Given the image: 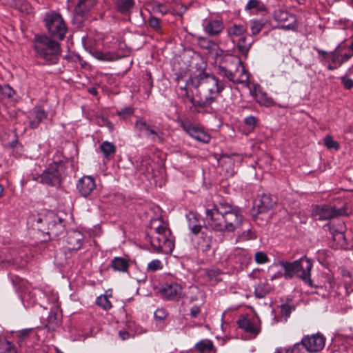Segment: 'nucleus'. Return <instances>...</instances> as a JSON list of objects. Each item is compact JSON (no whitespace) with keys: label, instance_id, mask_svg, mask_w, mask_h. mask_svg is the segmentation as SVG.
<instances>
[{"label":"nucleus","instance_id":"obj_16","mask_svg":"<svg viewBox=\"0 0 353 353\" xmlns=\"http://www.w3.org/2000/svg\"><path fill=\"white\" fill-rule=\"evenodd\" d=\"M134 127L137 130L140 132H144L146 137H150L152 141H162V133L161 132L159 128L154 125L149 124L145 120L142 119H138L135 122Z\"/></svg>","mask_w":353,"mask_h":353},{"label":"nucleus","instance_id":"obj_6","mask_svg":"<svg viewBox=\"0 0 353 353\" xmlns=\"http://www.w3.org/2000/svg\"><path fill=\"white\" fill-rule=\"evenodd\" d=\"M314 49L318 53L320 62L331 61L341 66L352 58L346 47V39L340 42L333 50L330 52L319 49L316 47H314Z\"/></svg>","mask_w":353,"mask_h":353},{"label":"nucleus","instance_id":"obj_55","mask_svg":"<svg viewBox=\"0 0 353 353\" xmlns=\"http://www.w3.org/2000/svg\"><path fill=\"white\" fill-rule=\"evenodd\" d=\"M162 263L160 260L155 259L150 261L148 265V270L152 271H157L158 270L162 269Z\"/></svg>","mask_w":353,"mask_h":353},{"label":"nucleus","instance_id":"obj_46","mask_svg":"<svg viewBox=\"0 0 353 353\" xmlns=\"http://www.w3.org/2000/svg\"><path fill=\"white\" fill-rule=\"evenodd\" d=\"M14 94V90L9 84L3 85L1 97L12 98Z\"/></svg>","mask_w":353,"mask_h":353},{"label":"nucleus","instance_id":"obj_33","mask_svg":"<svg viewBox=\"0 0 353 353\" xmlns=\"http://www.w3.org/2000/svg\"><path fill=\"white\" fill-rule=\"evenodd\" d=\"M275 204V201L272 199L271 196L268 194H262L260 196L259 203H256L259 210L265 211L272 208Z\"/></svg>","mask_w":353,"mask_h":353},{"label":"nucleus","instance_id":"obj_32","mask_svg":"<svg viewBox=\"0 0 353 353\" xmlns=\"http://www.w3.org/2000/svg\"><path fill=\"white\" fill-rule=\"evenodd\" d=\"M48 212L45 214H39L37 216H32L29 218V221L32 222V225L38 230L45 232Z\"/></svg>","mask_w":353,"mask_h":353},{"label":"nucleus","instance_id":"obj_15","mask_svg":"<svg viewBox=\"0 0 353 353\" xmlns=\"http://www.w3.org/2000/svg\"><path fill=\"white\" fill-rule=\"evenodd\" d=\"M46 233L50 236L57 237L62 234L65 230L63 219L52 212H48V217L46 219Z\"/></svg>","mask_w":353,"mask_h":353},{"label":"nucleus","instance_id":"obj_52","mask_svg":"<svg viewBox=\"0 0 353 353\" xmlns=\"http://www.w3.org/2000/svg\"><path fill=\"white\" fill-rule=\"evenodd\" d=\"M306 352L305 345H303L301 341L295 343L292 347H290L289 353H305Z\"/></svg>","mask_w":353,"mask_h":353},{"label":"nucleus","instance_id":"obj_26","mask_svg":"<svg viewBox=\"0 0 353 353\" xmlns=\"http://www.w3.org/2000/svg\"><path fill=\"white\" fill-rule=\"evenodd\" d=\"M245 11L250 14H257L265 12L266 8L263 3L259 0H249L245 6Z\"/></svg>","mask_w":353,"mask_h":353},{"label":"nucleus","instance_id":"obj_1","mask_svg":"<svg viewBox=\"0 0 353 353\" xmlns=\"http://www.w3.org/2000/svg\"><path fill=\"white\" fill-rule=\"evenodd\" d=\"M225 87V83L214 74L201 72L190 78L184 88H180L178 95L180 94L189 109L194 106H208L215 101Z\"/></svg>","mask_w":353,"mask_h":353},{"label":"nucleus","instance_id":"obj_41","mask_svg":"<svg viewBox=\"0 0 353 353\" xmlns=\"http://www.w3.org/2000/svg\"><path fill=\"white\" fill-rule=\"evenodd\" d=\"M324 144L327 149L338 150L340 148V144L337 141H334L330 135H327L324 138Z\"/></svg>","mask_w":353,"mask_h":353},{"label":"nucleus","instance_id":"obj_30","mask_svg":"<svg viewBox=\"0 0 353 353\" xmlns=\"http://www.w3.org/2000/svg\"><path fill=\"white\" fill-rule=\"evenodd\" d=\"M159 292L165 300H174L176 297V284L166 283L160 288Z\"/></svg>","mask_w":353,"mask_h":353},{"label":"nucleus","instance_id":"obj_35","mask_svg":"<svg viewBox=\"0 0 353 353\" xmlns=\"http://www.w3.org/2000/svg\"><path fill=\"white\" fill-rule=\"evenodd\" d=\"M272 290V287L266 281H261L254 288V293L256 297L262 299Z\"/></svg>","mask_w":353,"mask_h":353},{"label":"nucleus","instance_id":"obj_14","mask_svg":"<svg viewBox=\"0 0 353 353\" xmlns=\"http://www.w3.org/2000/svg\"><path fill=\"white\" fill-rule=\"evenodd\" d=\"M301 343L305 345L307 352H318L323 349L325 337L321 333L305 335L301 339Z\"/></svg>","mask_w":353,"mask_h":353},{"label":"nucleus","instance_id":"obj_24","mask_svg":"<svg viewBox=\"0 0 353 353\" xmlns=\"http://www.w3.org/2000/svg\"><path fill=\"white\" fill-rule=\"evenodd\" d=\"M198 45L200 48L207 50L208 52L212 54L213 56H214L216 52H221V48L217 45V43L206 37H199Z\"/></svg>","mask_w":353,"mask_h":353},{"label":"nucleus","instance_id":"obj_42","mask_svg":"<svg viewBox=\"0 0 353 353\" xmlns=\"http://www.w3.org/2000/svg\"><path fill=\"white\" fill-rule=\"evenodd\" d=\"M1 353H17L15 346L10 341H5L0 344Z\"/></svg>","mask_w":353,"mask_h":353},{"label":"nucleus","instance_id":"obj_17","mask_svg":"<svg viewBox=\"0 0 353 353\" xmlns=\"http://www.w3.org/2000/svg\"><path fill=\"white\" fill-rule=\"evenodd\" d=\"M250 94L254 99L256 103L261 106L270 107L274 105V101L271 97L263 90L260 85L254 84L250 88Z\"/></svg>","mask_w":353,"mask_h":353},{"label":"nucleus","instance_id":"obj_34","mask_svg":"<svg viewBox=\"0 0 353 353\" xmlns=\"http://www.w3.org/2000/svg\"><path fill=\"white\" fill-rule=\"evenodd\" d=\"M195 347L200 353H216V349L212 341L208 339L199 341Z\"/></svg>","mask_w":353,"mask_h":353},{"label":"nucleus","instance_id":"obj_45","mask_svg":"<svg viewBox=\"0 0 353 353\" xmlns=\"http://www.w3.org/2000/svg\"><path fill=\"white\" fill-rule=\"evenodd\" d=\"M239 239L241 241H248L256 239V235L252 229L249 228L239 235Z\"/></svg>","mask_w":353,"mask_h":353},{"label":"nucleus","instance_id":"obj_58","mask_svg":"<svg viewBox=\"0 0 353 353\" xmlns=\"http://www.w3.org/2000/svg\"><path fill=\"white\" fill-rule=\"evenodd\" d=\"M32 332V328L24 329L20 330L18 333V336L20 338H25L28 336Z\"/></svg>","mask_w":353,"mask_h":353},{"label":"nucleus","instance_id":"obj_38","mask_svg":"<svg viewBox=\"0 0 353 353\" xmlns=\"http://www.w3.org/2000/svg\"><path fill=\"white\" fill-rule=\"evenodd\" d=\"M249 23L252 34H259L265 25V21L263 19H251Z\"/></svg>","mask_w":353,"mask_h":353},{"label":"nucleus","instance_id":"obj_62","mask_svg":"<svg viewBox=\"0 0 353 353\" xmlns=\"http://www.w3.org/2000/svg\"><path fill=\"white\" fill-rule=\"evenodd\" d=\"M346 47L347 48V50L349 53H350L351 57L353 56V39L349 40V43L346 42Z\"/></svg>","mask_w":353,"mask_h":353},{"label":"nucleus","instance_id":"obj_57","mask_svg":"<svg viewBox=\"0 0 353 353\" xmlns=\"http://www.w3.org/2000/svg\"><path fill=\"white\" fill-rule=\"evenodd\" d=\"M257 119L254 116L250 115L244 119V123L250 127L254 128L256 125Z\"/></svg>","mask_w":353,"mask_h":353},{"label":"nucleus","instance_id":"obj_49","mask_svg":"<svg viewBox=\"0 0 353 353\" xmlns=\"http://www.w3.org/2000/svg\"><path fill=\"white\" fill-rule=\"evenodd\" d=\"M58 323L57 309L54 308L50 310L48 316V325L49 326L57 325Z\"/></svg>","mask_w":353,"mask_h":353},{"label":"nucleus","instance_id":"obj_29","mask_svg":"<svg viewBox=\"0 0 353 353\" xmlns=\"http://www.w3.org/2000/svg\"><path fill=\"white\" fill-rule=\"evenodd\" d=\"M111 267L114 271L127 272L130 267V262L125 258L116 256L111 261Z\"/></svg>","mask_w":353,"mask_h":353},{"label":"nucleus","instance_id":"obj_11","mask_svg":"<svg viewBox=\"0 0 353 353\" xmlns=\"http://www.w3.org/2000/svg\"><path fill=\"white\" fill-rule=\"evenodd\" d=\"M180 125L186 134L199 142L208 143L211 140L210 134L200 125L185 119L181 121Z\"/></svg>","mask_w":353,"mask_h":353},{"label":"nucleus","instance_id":"obj_61","mask_svg":"<svg viewBox=\"0 0 353 353\" xmlns=\"http://www.w3.org/2000/svg\"><path fill=\"white\" fill-rule=\"evenodd\" d=\"M154 10L157 12H161L162 14H165L167 12V10L165 7L163 5L159 4L157 5Z\"/></svg>","mask_w":353,"mask_h":353},{"label":"nucleus","instance_id":"obj_3","mask_svg":"<svg viewBox=\"0 0 353 353\" xmlns=\"http://www.w3.org/2000/svg\"><path fill=\"white\" fill-rule=\"evenodd\" d=\"M35 56L45 64L54 65L58 63L61 48L58 41L46 35L36 34L32 40Z\"/></svg>","mask_w":353,"mask_h":353},{"label":"nucleus","instance_id":"obj_59","mask_svg":"<svg viewBox=\"0 0 353 353\" xmlns=\"http://www.w3.org/2000/svg\"><path fill=\"white\" fill-rule=\"evenodd\" d=\"M118 334H119V336L121 338V339H122L123 341L128 339L130 336V333L125 330H119Z\"/></svg>","mask_w":353,"mask_h":353},{"label":"nucleus","instance_id":"obj_28","mask_svg":"<svg viewBox=\"0 0 353 353\" xmlns=\"http://www.w3.org/2000/svg\"><path fill=\"white\" fill-rule=\"evenodd\" d=\"M83 239L82 233L79 231H73L67 236V242L70 245V249L79 250L81 245Z\"/></svg>","mask_w":353,"mask_h":353},{"label":"nucleus","instance_id":"obj_64","mask_svg":"<svg viewBox=\"0 0 353 353\" xmlns=\"http://www.w3.org/2000/svg\"><path fill=\"white\" fill-rule=\"evenodd\" d=\"M290 347H277L274 353H289Z\"/></svg>","mask_w":353,"mask_h":353},{"label":"nucleus","instance_id":"obj_53","mask_svg":"<svg viewBox=\"0 0 353 353\" xmlns=\"http://www.w3.org/2000/svg\"><path fill=\"white\" fill-rule=\"evenodd\" d=\"M134 109L132 107L128 106L122 108L121 110L117 112L118 115L123 117V118L128 117L134 114Z\"/></svg>","mask_w":353,"mask_h":353},{"label":"nucleus","instance_id":"obj_2","mask_svg":"<svg viewBox=\"0 0 353 353\" xmlns=\"http://www.w3.org/2000/svg\"><path fill=\"white\" fill-rule=\"evenodd\" d=\"M205 220L214 231L232 232L242 224L243 216L238 207L220 201L206 208Z\"/></svg>","mask_w":353,"mask_h":353},{"label":"nucleus","instance_id":"obj_21","mask_svg":"<svg viewBox=\"0 0 353 353\" xmlns=\"http://www.w3.org/2000/svg\"><path fill=\"white\" fill-rule=\"evenodd\" d=\"M237 323L241 329L249 333L253 337H255L260 332V328L257 324L247 317L242 316L239 318Z\"/></svg>","mask_w":353,"mask_h":353},{"label":"nucleus","instance_id":"obj_39","mask_svg":"<svg viewBox=\"0 0 353 353\" xmlns=\"http://www.w3.org/2000/svg\"><path fill=\"white\" fill-rule=\"evenodd\" d=\"M201 239H202V241H201L199 243L201 249L203 251L209 250L213 245V241H212V236L202 232L201 233Z\"/></svg>","mask_w":353,"mask_h":353},{"label":"nucleus","instance_id":"obj_54","mask_svg":"<svg viewBox=\"0 0 353 353\" xmlns=\"http://www.w3.org/2000/svg\"><path fill=\"white\" fill-rule=\"evenodd\" d=\"M340 80L345 88L350 90L353 88V79L350 78L347 75L341 77Z\"/></svg>","mask_w":353,"mask_h":353},{"label":"nucleus","instance_id":"obj_12","mask_svg":"<svg viewBox=\"0 0 353 353\" xmlns=\"http://www.w3.org/2000/svg\"><path fill=\"white\" fill-rule=\"evenodd\" d=\"M278 23V28L287 30L296 31L297 29L296 17L283 10H275L273 14Z\"/></svg>","mask_w":353,"mask_h":353},{"label":"nucleus","instance_id":"obj_9","mask_svg":"<svg viewBox=\"0 0 353 353\" xmlns=\"http://www.w3.org/2000/svg\"><path fill=\"white\" fill-rule=\"evenodd\" d=\"M341 216H349L345 205L338 209L327 203L311 206V216L315 220L326 221Z\"/></svg>","mask_w":353,"mask_h":353},{"label":"nucleus","instance_id":"obj_23","mask_svg":"<svg viewBox=\"0 0 353 353\" xmlns=\"http://www.w3.org/2000/svg\"><path fill=\"white\" fill-rule=\"evenodd\" d=\"M228 80L234 83L248 84L249 83V75L242 63L237 70H235V72L232 73V77H229Z\"/></svg>","mask_w":353,"mask_h":353},{"label":"nucleus","instance_id":"obj_10","mask_svg":"<svg viewBox=\"0 0 353 353\" xmlns=\"http://www.w3.org/2000/svg\"><path fill=\"white\" fill-rule=\"evenodd\" d=\"M150 241L154 249L165 254L172 253L174 249V237L169 228L161 232L154 233Z\"/></svg>","mask_w":353,"mask_h":353},{"label":"nucleus","instance_id":"obj_47","mask_svg":"<svg viewBox=\"0 0 353 353\" xmlns=\"http://www.w3.org/2000/svg\"><path fill=\"white\" fill-rule=\"evenodd\" d=\"M148 24L150 27L153 28L157 32H159L161 30L160 19L156 17L150 16L148 19Z\"/></svg>","mask_w":353,"mask_h":353},{"label":"nucleus","instance_id":"obj_51","mask_svg":"<svg viewBox=\"0 0 353 353\" xmlns=\"http://www.w3.org/2000/svg\"><path fill=\"white\" fill-rule=\"evenodd\" d=\"M144 83L145 90L148 94L150 92L152 88L153 87V79L152 78V74L150 72H147L145 74V77L144 78Z\"/></svg>","mask_w":353,"mask_h":353},{"label":"nucleus","instance_id":"obj_27","mask_svg":"<svg viewBox=\"0 0 353 353\" xmlns=\"http://www.w3.org/2000/svg\"><path fill=\"white\" fill-rule=\"evenodd\" d=\"M96 3V0H79L74 10V14L83 16L91 10Z\"/></svg>","mask_w":353,"mask_h":353},{"label":"nucleus","instance_id":"obj_20","mask_svg":"<svg viewBox=\"0 0 353 353\" xmlns=\"http://www.w3.org/2000/svg\"><path fill=\"white\" fill-rule=\"evenodd\" d=\"M204 32L210 36L219 34L224 28V24L221 19H205L203 23Z\"/></svg>","mask_w":353,"mask_h":353},{"label":"nucleus","instance_id":"obj_31","mask_svg":"<svg viewBox=\"0 0 353 353\" xmlns=\"http://www.w3.org/2000/svg\"><path fill=\"white\" fill-rule=\"evenodd\" d=\"M115 7L117 11L122 14H130L133 9L134 0H115Z\"/></svg>","mask_w":353,"mask_h":353},{"label":"nucleus","instance_id":"obj_50","mask_svg":"<svg viewBox=\"0 0 353 353\" xmlns=\"http://www.w3.org/2000/svg\"><path fill=\"white\" fill-rule=\"evenodd\" d=\"M168 313L163 308H158L154 313V319L157 321H162L166 319Z\"/></svg>","mask_w":353,"mask_h":353},{"label":"nucleus","instance_id":"obj_63","mask_svg":"<svg viewBox=\"0 0 353 353\" xmlns=\"http://www.w3.org/2000/svg\"><path fill=\"white\" fill-rule=\"evenodd\" d=\"M10 146L14 149L21 148L22 145L19 143L18 139H15L10 143Z\"/></svg>","mask_w":353,"mask_h":353},{"label":"nucleus","instance_id":"obj_5","mask_svg":"<svg viewBox=\"0 0 353 353\" xmlns=\"http://www.w3.org/2000/svg\"><path fill=\"white\" fill-rule=\"evenodd\" d=\"M214 65L216 73L227 79L232 77V73L241 66L240 59L229 54H225L221 49L214 56Z\"/></svg>","mask_w":353,"mask_h":353},{"label":"nucleus","instance_id":"obj_60","mask_svg":"<svg viewBox=\"0 0 353 353\" xmlns=\"http://www.w3.org/2000/svg\"><path fill=\"white\" fill-rule=\"evenodd\" d=\"M200 313V307L196 305H194L190 309V314L192 317H196L197 315Z\"/></svg>","mask_w":353,"mask_h":353},{"label":"nucleus","instance_id":"obj_36","mask_svg":"<svg viewBox=\"0 0 353 353\" xmlns=\"http://www.w3.org/2000/svg\"><path fill=\"white\" fill-rule=\"evenodd\" d=\"M247 31V28L242 24H232L227 28V34L230 37H241Z\"/></svg>","mask_w":353,"mask_h":353},{"label":"nucleus","instance_id":"obj_43","mask_svg":"<svg viewBox=\"0 0 353 353\" xmlns=\"http://www.w3.org/2000/svg\"><path fill=\"white\" fill-rule=\"evenodd\" d=\"M294 310V307L288 304H283L281 306V315L282 318H283V322H285L288 318L290 316L292 310Z\"/></svg>","mask_w":353,"mask_h":353},{"label":"nucleus","instance_id":"obj_22","mask_svg":"<svg viewBox=\"0 0 353 353\" xmlns=\"http://www.w3.org/2000/svg\"><path fill=\"white\" fill-rule=\"evenodd\" d=\"M189 229L194 234H198L201 230V216L195 212H189L185 214Z\"/></svg>","mask_w":353,"mask_h":353},{"label":"nucleus","instance_id":"obj_37","mask_svg":"<svg viewBox=\"0 0 353 353\" xmlns=\"http://www.w3.org/2000/svg\"><path fill=\"white\" fill-rule=\"evenodd\" d=\"M100 149L105 158H109L110 155L114 154L116 152L115 145L108 141H103L100 145Z\"/></svg>","mask_w":353,"mask_h":353},{"label":"nucleus","instance_id":"obj_13","mask_svg":"<svg viewBox=\"0 0 353 353\" xmlns=\"http://www.w3.org/2000/svg\"><path fill=\"white\" fill-rule=\"evenodd\" d=\"M10 276L11 281L16 290L21 291V294H20L19 297L22 302H23V301L26 299H28L29 301L32 303H35L37 301L36 294L37 292H39V290H30L27 286V282L18 276L10 274Z\"/></svg>","mask_w":353,"mask_h":353},{"label":"nucleus","instance_id":"obj_8","mask_svg":"<svg viewBox=\"0 0 353 353\" xmlns=\"http://www.w3.org/2000/svg\"><path fill=\"white\" fill-rule=\"evenodd\" d=\"M45 25L50 38L57 41L65 37L68 28L61 15L55 12L46 14Z\"/></svg>","mask_w":353,"mask_h":353},{"label":"nucleus","instance_id":"obj_40","mask_svg":"<svg viewBox=\"0 0 353 353\" xmlns=\"http://www.w3.org/2000/svg\"><path fill=\"white\" fill-rule=\"evenodd\" d=\"M251 46L250 42H247L245 37H241L239 39L237 48L239 52L244 56H246Z\"/></svg>","mask_w":353,"mask_h":353},{"label":"nucleus","instance_id":"obj_56","mask_svg":"<svg viewBox=\"0 0 353 353\" xmlns=\"http://www.w3.org/2000/svg\"><path fill=\"white\" fill-rule=\"evenodd\" d=\"M95 57L97 59L101 60V61H113V58L111 57L110 54L103 53L100 51H97L95 52Z\"/></svg>","mask_w":353,"mask_h":353},{"label":"nucleus","instance_id":"obj_4","mask_svg":"<svg viewBox=\"0 0 353 353\" xmlns=\"http://www.w3.org/2000/svg\"><path fill=\"white\" fill-rule=\"evenodd\" d=\"M279 264L284 270V277L286 279L297 276L305 283L311 281L310 275L313 261L305 256L293 262L281 261Z\"/></svg>","mask_w":353,"mask_h":353},{"label":"nucleus","instance_id":"obj_48","mask_svg":"<svg viewBox=\"0 0 353 353\" xmlns=\"http://www.w3.org/2000/svg\"><path fill=\"white\" fill-rule=\"evenodd\" d=\"M254 260L258 264H264L269 261V258L265 252L259 251L255 253Z\"/></svg>","mask_w":353,"mask_h":353},{"label":"nucleus","instance_id":"obj_7","mask_svg":"<svg viewBox=\"0 0 353 353\" xmlns=\"http://www.w3.org/2000/svg\"><path fill=\"white\" fill-rule=\"evenodd\" d=\"M63 164L62 161H53L48 164L43 172L35 179L39 183L51 187L60 186L63 179Z\"/></svg>","mask_w":353,"mask_h":353},{"label":"nucleus","instance_id":"obj_18","mask_svg":"<svg viewBox=\"0 0 353 353\" xmlns=\"http://www.w3.org/2000/svg\"><path fill=\"white\" fill-rule=\"evenodd\" d=\"M48 116V112L40 106H35L30 110L27 115L28 126L31 129H36L41 121Z\"/></svg>","mask_w":353,"mask_h":353},{"label":"nucleus","instance_id":"obj_19","mask_svg":"<svg viewBox=\"0 0 353 353\" xmlns=\"http://www.w3.org/2000/svg\"><path fill=\"white\" fill-rule=\"evenodd\" d=\"M96 188L95 181L91 176H83L77 183V189L81 196L88 197Z\"/></svg>","mask_w":353,"mask_h":353},{"label":"nucleus","instance_id":"obj_44","mask_svg":"<svg viewBox=\"0 0 353 353\" xmlns=\"http://www.w3.org/2000/svg\"><path fill=\"white\" fill-rule=\"evenodd\" d=\"M97 304L105 310L112 307V304L106 296H99L97 299Z\"/></svg>","mask_w":353,"mask_h":353},{"label":"nucleus","instance_id":"obj_25","mask_svg":"<svg viewBox=\"0 0 353 353\" xmlns=\"http://www.w3.org/2000/svg\"><path fill=\"white\" fill-rule=\"evenodd\" d=\"M167 228V226L163 223L162 219H151L148 229L147 230V236L150 239H151L154 233L161 232L162 231H165V230Z\"/></svg>","mask_w":353,"mask_h":353}]
</instances>
